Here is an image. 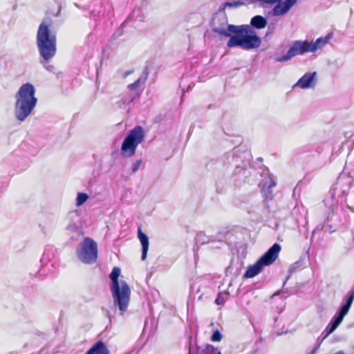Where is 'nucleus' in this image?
<instances>
[{
    "instance_id": "9",
    "label": "nucleus",
    "mask_w": 354,
    "mask_h": 354,
    "mask_svg": "<svg viewBox=\"0 0 354 354\" xmlns=\"http://www.w3.org/2000/svg\"><path fill=\"white\" fill-rule=\"evenodd\" d=\"M56 51V37L50 34L48 27L46 25V60L53 57Z\"/></svg>"
},
{
    "instance_id": "20",
    "label": "nucleus",
    "mask_w": 354,
    "mask_h": 354,
    "mask_svg": "<svg viewBox=\"0 0 354 354\" xmlns=\"http://www.w3.org/2000/svg\"><path fill=\"white\" fill-rule=\"evenodd\" d=\"M140 86V80L138 79L135 82L130 84L128 87L129 89L133 90L139 88Z\"/></svg>"
},
{
    "instance_id": "8",
    "label": "nucleus",
    "mask_w": 354,
    "mask_h": 354,
    "mask_svg": "<svg viewBox=\"0 0 354 354\" xmlns=\"http://www.w3.org/2000/svg\"><path fill=\"white\" fill-rule=\"evenodd\" d=\"M281 249V247L279 243H274L261 257L259 260L265 266L271 265L277 259Z\"/></svg>"
},
{
    "instance_id": "5",
    "label": "nucleus",
    "mask_w": 354,
    "mask_h": 354,
    "mask_svg": "<svg viewBox=\"0 0 354 354\" xmlns=\"http://www.w3.org/2000/svg\"><path fill=\"white\" fill-rule=\"evenodd\" d=\"M145 138V131L141 126H136L130 130L121 146V154L125 157L135 155L138 145L141 144Z\"/></svg>"
},
{
    "instance_id": "14",
    "label": "nucleus",
    "mask_w": 354,
    "mask_h": 354,
    "mask_svg": "<svg viewBox=\"0 0 354 354\" xmlns=\"http://www.w3.org/2000/svg\"><path fill=\"white\" fill-rule=\"evenodd\" d=\"M263 266H264V265L259 259L255 263L250 266L247 268L244 273L243 278L249 279L255 277L261 272Z\"/></svg>"
},
{
    "instance_id": "18",
    "label": "nucleus",
    "mask_w": 354,
    "mask_h": 354,
    "mask_svg": "<svg viewBox=\"0 0 354 354\" xmlns=\"http://www.w3.org/2000/svg\"><path fill=\"white\" fill-rule=\"evenodd\" d=\"M222 339V335L218 330H216L212 337L211 340L212 342H220Z\"/></svg>"
},
{
    "instance_id": "17",
    "label": "nucleus",
    "mask_w": 354,
    "mask_h": 354,
    "mask_svg": "<svg viewBox=\"0 0 354 354\" xmlns=\"http://www.w3.org/2000/svg\"><path fill=\"white\" fill-rule=\"evenodd\" d=\"M244 5V3L241 1H236L232 2H225L223 4L224 8L229 7V8H237L239 6H241Z\"/></svg>"
},
{
    "instance_id": "1",
    "label": "nucleus",
    "mask_w": 354,
    "mask_h": 354,
    "mask_svg": "<svg viewBox=\"0 0 354 354\" xmlns=\"http://www.w3.org/2000/svg\"><path fill=\"white\" fill-rule=\"evenodd\" d=\"M214 31L220 35L230 37L227 44L228 48L239 46L243 49L250 50L259 48L261 43L256 31L249 25L230 24L227 30L215 28Z\"/></svg>"
},
{
    "instance_id": "13",
    "label": "nucleus",
    "mask_w": 354,
    "mask_h": 354,
    "mask_svg": "<svg viewBox=\"0 0 354 354\" xmlns=\"http://www.w3.org/2000/svg\"><path fill=\"white\" fill-rule=\"evenodd\" d=\"M138 238L141 243L142 245V260H145L147 258V252L149 250V238L148 236L142 231L140 227L138 229Z\"/></svg>"
},
{
    "instance_id": "3",
    "label": "nucleus",
    "mask_w": 354,
    "mask_h": 354,
    "mask_svg": "<svg viewBox=\"0 0 354 354\" xmlns=\"http://www.w3.org/2000/svg\"><path fill=\"white\" fill-rule=\"evenodd\" d=\"M121 270L118 267H114L109 274L111 279L110 290L115 304L118 306L122 313L125 312L129 306L131 297V289L127 281L119 280Z\"/></svg>"
},
{
    "instance_id": "19",
    "label": "nucleus",
    "mask_w": 354,
    "mask_h": 354,
    "mask_svg": "<svg viewBox=\"0 0 354 354\" xmlns=\"http://www.w3.org/2000/svg\"><path fill=\"white\" fill-rule=\"evenodd\" d=\"M205 354H221L220 351H217V349L211 345L205 348Z\"/></svg>"
},
{
    "instance_id": "22",
    "label": "nucleus",
    "mask_w": 354,
    "mask_h": 354,
    "mask_svg": "<svg viewBox=\"0 0 354 354\" xmlns=\"http://www.w3.org/2000/svg\"><path fill=\"white\" fill-rule=\"evenodd\" d=\"M215 303L217 305H223L224 304V299L222 297L221 293H218V295L215 300Z\"/></svg>"
},
{
    "instance_id": "10",
    "label": "nucleus",
    "mask_w": 354,
    "mask_h": 354,
    "mask_svg": "<svg viewBox=\"0 0 354 354\" xmlns=\"http://www.w3.org/2000/svg\"><path fill=\"white\" fill-rule=\"evenodd\" d=\"M315 72L304 75L295 84L294 86H299L303 89L313 87L315 84Z\"/></svg>"
},
{
    "instance_id": "7",
    "label": "nucleus",
    "mask_w": 354,
    "mask_h": 354,
    "mask_svg": "<svg viewBox=\"0 0 354 354\" xmlns=\"http://www.w3.org/2000/svg\"><path fill=\"white\" fill-rule=\"evenodd\" d=\"M79 259L85 263H91L96 261L97 257V245L91 238L84 239L80 250L78 251Z\"/></svg>"
},
{
    "instance_id": "4",
    "label": "nucleus",
    "mask_w": 354,
    "mask_h": 354,
    "mask_svg": "<svg viewBox=\"0 0 354 354\" xmlns=\"http://www.w3.org/2000/svg\"><path fill=\"white\" fill-rule=\"evenodd\" d=\"M330 37H319L315 41L309 42L307 40L295 41L290 46L286 55L277 59V62H284L291 59L292 57L302 55L306 53H315L318 49L324 47L329 41Z\"/></svg>"
},
{
    "instance_id": "12",
    "label": "nucleus",
    "mask_w": 354,
    "mask_h": 354,
    "mask_svg": "<svg viewBox=\"0 0 354 354\" xmlns=\"http://www.w3.org/2000/svg\"><path fill=\"white\" fill-rule=\"evenodd\" d=\"M86 354H110V351L102 340L96 342Z\"/></svg>"
},
{
    "instance_id": "15",
    "label": "nucleus",
    "mask_w": 354,
    "mask_h": 354,
    "mask_svg": "<svg viewBox=\"0 0 354 354\" xmlns=\"http://www.w3.org/2000/svg\"><path fill=\"white\" fill-rule=\"evenodd\" d=\"M267 24L268 22L266 19L261 15H256L253 17L250 21V25L257 29L264 28Z\"/></svg>"
},
{
    "instance_id": "2",
    "label": "nucleus",
    "mask_w": 354,
    "mask_h": 354,
    "mask_svg": "<svg viewBox=\"0 0 354 354\" xmlns=\"http://www.w3.org/2000/svg\"><path fill=\"white\" fill-rule=\"evenodd\" d=\"M15 115L18 121H24L35 109L37 99L35 88L30 83L22 84L15 94Z\"/></svg>"
},
{
    "instance_id": "11",
    "label": "nucleus",
    "mask_w": 354,
    "mask_h": 354,
    "mask_svg": "<svg viewBox=\"0 0 354 354\" xmlns=\"http://www.w3.org/2000/svg\"><path fill=\"white\" fill-rule=\"evenodd\" d=\"M37 44L41 57V62L42 63L44 59V20L41 22L38 29Z\"/></svg>"
},
{
    "instance_id": "21",
    "label": "nucleus",
    "mask_w": 354,
    "mask_h": 354,
    "mask_svg": "<svg viewBox=\"0 0 354 354\" xmlns=\"http://www.w3.org/2000/svg\"><path fill=\"white\" fill-rule=\"evenodd\" d=\"M141 163H142L141 160H136L134 162V164L133 165L132 171L136 172L140 168Z\"/></svg>"
},
{
    "instance_id": "16",
    "label": "nucleus",
    "mask_w": 354,
    "mask_h": 354,
    "mask_svg": "<svg viewBox=\"0 0 354 354\" xmlns=\"http://www.w3.org/2000/svg\"><path fill=\"white\" fill-rule=\"evenodd\" d=\"M88 196L86 193H78L76 198V205L77 207L82 205L88 200Z\"/></svg>"
},
{
    "instance_id": "6",
    "label": "nucleus",
    "mask_w": 354,
    "mask_h": 354,
    "mask_svg": "<svg viewBox=\"0 0 354 354\" xmlns=\"http://www.w3.org/2000/svg\"><path fill=\"white\" fill-rule=\"evenodd\" d=\"M354 300V291H351L346 303L341 306L338 313L333 317L328 325L326 326L324 332L326 333L325 337L331 334L341 324L344 316L348 313L352 303Z\"/></svg>"
}]
</instances>
